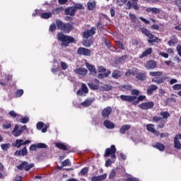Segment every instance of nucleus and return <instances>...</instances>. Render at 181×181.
Instances as JSON below:
<instances>
[{
    "label": "nucleus",
    "mask_w": 181,
    "mask_h": 181,
    "mask_svg": "<svg viewBox=\"0 0 181 181\" xmlns=\"http://www.w3.org/2000/svg\"><path fill=\"white\" fill-rule=\"evenodd\" d=\"M120 100L122 101H124L125 103H132V105H138L141 101H144L146 98V95H139L136 96H131L129 95H121L119 96Z\"/></svg>",
    "instance_id": "f257e3e1"
},
{
    "label": "nucleus",
    "mask_w": 181,
    "mask_h": 181,
    "mask_svg": "<svg viewBox=\"0 0 181 181\" xmlns=\"http://www.w3.org/2000/svg\"><path fill=\"white\" fill-rule=\"evenodd\" d=\"M57 40L59 42H62L61 43V46H64V47H69L70 43H76V40L74 37L69 35H66L63 34V33H58L57 35Z\"/></svg>",
    "instance_id": "f03ea898"
},
{
    "label": "nucleus",
    "mask_w": 181,
    "mask_h": 181,
    "mask_svg": "<svg viewBox=\"0 0 181 181\" xmlns=\"http://www.w3.org/2000/svg\"><path fill=\"white\" fill-rule=\"evenodd\" d=\"M163 72L162 71H150L149 76L151 77H155L151 79V83H155L156 84H163L166 80H168V76H162Z\"/></svg>",
    "instance_id": "7ed1b4c3"
},
{
    "label": "nucleus",
    "mask_w": 181,
    "mask_h": 181,
    "mask_svg": "<svg viewBox=\"0 0 181 181\" xmlns=\"http://www.w3.org/2000/svg\"><path fill=\"white\" fill-rule=\"evenodd\" d=\"M138 1L139 0H120L117 1V5L119 6H122V5L126 4V9L129 10L131 8H133L134 11H139L140 7L138 5Z\"/></svg>",
    "instance_id": "20e7f679"
},
{
    "label": "nucleus",
    "mask_w": 181,
    "mask_h": 181,
    "mask_svg": "<svg viewBox=\"0 0 181 181\" xmlns=\"http://www.w3.org/2000/svg\"><path fill=\"white\" fill-rule=\"evenodd\" d=\"M56 25L58 30H62L64 33H70L73 30V24L70 23H64L63 21L57 19L56 20Z\"/></svg>",
    "instance_id": "39448f33"
},
{
    "label": "nucleus",
    "mask_w": 181,
    "mask_h": 181,
    "mask_svg": "<svg viewBox=\"0 0 181 181\" xmlns=\"http://www.w3.org/2000/svg\"><path fill=\"white\" fill-rule=\"evenodd\" d=\"M141 30L143 35H145V36L148 37V43H149V45L152 43H159V41L160 40V39H159V37H155V35L151 33V31H149V30H148L146 28H141Z\"/></svg>",
    "instance_id": "423d86ee"
},
{
    "label": "nucleus",
    "mask_w": 181,
    "mask_h": 181,
    "mask_svg": "<svg viewBox=\"0 0 181 181\" xmlns=\"http://www.w3.org/2000/svg\"><path fill=\"white\" fill-rule=\"evenodd\" d=\"M35 167L34 163L29 164L26 161H23L22 163H21L19 165H17V169L18 170H25V172H29L32 168Z\"/></svg>",
    "instance_id": "0eeeda50"
},
{
    "label": "nucleus",
    "mask_w": 181,
    "mask_h": 181,
    "mask_svg": "<svg viewBox=\"0 0 181 181\" xmlns=\"http://www.w3.org/2000/svg\"><path fill=\"white\" fill-rule=\"evenodd\" d=\"M77 54L79 56H91V50L88 48L80 47L76 51Z\"/></svg>",
    "instance_id": "6e6552de"
},
{
    "label": "nucleus",
    "mask_w": 181,
    "mask_h": 181,
    "mask_svg": "<svg viewBox=\"0 0 181 181\" xmlns=\"http://www.w3.org/2000/svg\"><path fill=\"white\" fill-rule=\"evenodd\" d=\"M95 30H97V29H95L94 27H92L90 30H88L83 32V37L84 39H88V37H93L94 35H95Z\"/></svg>",
    "instance_id": "1a4fd4ad"
},
{
    "label": "nucleus",
    "mask_w": 181,
    "mask_h": 181,
    "mask_svg": "<svg viewBox=\"0 0 181 181\" xmlns=\"http://www.w3.org/2000/svg\"><path fill=\"white\" fill-rule=\"evenodd\" d=\"M112 112V107L107 106L102 110V117L103 118H110V115Z\"/></svg>",
    "instance_id": "9d476101"
},
{
    "label": "nucleus",
    "mask_w": 181,
    "mask_h": 181,
    "mask_svg": "<svg viewBox=\"0 0 181 181\" xmlns=\"http://www.w3.org/2000/svg\"><path fill=\"white\" fill-rule=\"evenodd\" d=\"M117 153V148L115 145H112L110 148H107L105 149L104 156L105 158H108L110 155L115 154Z\"/></svg>",
    "instance_id": "9b49d317"
},
{
    "label": "nucleus",
    "mask_w": 181,
    "mask_h": 181,
    "mask_svg": "<svg viewBox=\"0 0 181 181\" xmlns=\"http://www.w3.org/2000/svg\"><path fill=\"white\" fill-rule=\"evenodd\" d=\"M154 105L155 103H153V102H146L140 104L139 107L141 108V110H151L153 108Z\"/></svg>",
    "instance_id": "f8f14e48"
},
{
    "label": "nucleus",
    "mask_w": 181,
    "mask_h": 181,
    "mask_svg": "<svg viewBox=\"0 0 181 181\" xmlns=\"http://www.w3.org/2000/svg\"><path fill=\"white\" fill-rule=\"evenodd\" d=\"M102 42H104L105 45L106 47H107V49H110L111 52H117V48L115 47L112 46L111 42L108 41L107 37H101Z\"/></svg>",
    "instance_id": "ddd939ff"
},
{
    "label": "nucleus",
    "mask_w": 181,
    "mask_h": 181,
    "mask_svg": "<svg viewBox=\"0 0 181 181\" xmlns=\"http://www.w3.org/2000/svg\"><path fill=\"white\" fill-rule=\"evenodd\" d=\"M158 64L155 61H148L145 64L144 67L147 69V70H153V69H156Z\"/></svg>",
    "instance_id": "4468645a"
},
{
    "label": "nucleus",
    "mask_w": 181,
    "mask_h": 181,
    "mask_svg": "<svg viewBox=\"0 0 181 181\" xmlns=\"http://www.w3.org/2000/svg\"><path fill=\"white\" fill-rule=\"evenodd\" d=\"M153 122H160L158 128H163L165 127V121H163V119L160 117L154 116L153 117Z\"/></svg>",
    "instance_id": "2eb2a0df"
},
{
    "label": "nucleus",
    "mask_w": 181,
    "mask_h": 181,
    "mask_svg": "<svg viewBox=\"0 0 181 181\" xmlns=\"http://www.w3.org/2000/svg\"><path fill=\"white\" fill-rule=\"evenodd\" d=\"M146 12H147V13H151V12H152V13L158 15L162 12V9L156 7H148L146 8Z\"/></svg>",
    "instance_id": "dca6fc26"
},
{
    "label": "nucleus",
    "mask_w": 181,
    "mask_h": 181,
    "mask_svg": "<svg viewBox=\"0 0 181 181\" xmlns=\"http://www.w3.org/2000/svg\"><path fill=\"white\" fill-rule=\"evenodd\" d=\"M55 146L60 151H70V146H66L64 143H55Z\"/></svg>",
    "instance_id": "f3484780"
},
{
    "label": "nucleus",
    "mask_w": 181,
    "mask_h": 181,
    "mask_svg": "<svg viewBox=\"0 0 181 181\" xmlns=\"http://www.w3.org/2000/svg\"><path fill=\"white\" fill-rule=\"evenodd\" d=\"M103 125L107 129H114L115 128V124L109 119H106L103 122Z\"/></svg>",
    "instance_id": "a211bd4d"
},
{
    "label": "nucleus",
    "mask_w": 181,
    "mask_h": 181,
    "mask_svg": "<svg viewBox=\"0 0 181 181\" xmlns=\"http://www.w3.org/2000/svg\"><path fill=\"white\" fill-rule=\"evenodd\" d=\"M74 73L80 76H86L88 73V71L86 68H78L74 70Z\"/></svg>",
    "instance_id": "6ab92c4d"
},
{
    "label": "nucleus",
    "mask_w": 181,
    "mask_h": 181,
    "mask_svg": "<svg viewBox=\"0 0 181 181\" xmlns=\"http://www.w3.org/2000/svg\"><path fill=\"white\" fill-rule=\"evenodd\" d=\"M76 8L74 7L70 6L65 9V15H70V16H74L76 13Z\"/></svg>",
    "instance_id": "aec40b11"
},
{
    "label": "nucleus",
    "mask_w": 181,
    "mask_h": 181,
    "mask_svg": "<svg viewBox=\"0 0 181 181\" xmlns=\"http://www.w3.org/2000/svg\"><path fill=\"white\" fill-rule=\"evenodd\" d=\"M136 78L140 80V81H145L146 80V72H137Z\"/></svg>",
    "instance_id": "412c9836"
},
{
    "label": "nucleus",
    "mask_w": 181,
    "mask_h": 181,
    "mask_svg": "<svg viewBox=\"0 0 181 181\" xmlns=\"http://www.w3.org/2000/svg\"><path fill=\"white\" fill-rule=\"evenodd\" d=\"M107 179V174H103L98 176H94L91 177V181H103Z\"/></svg>",
    "instance_id": "4be33fe9"
},
{
    "label": "nucleus",
    "mask_w": 181,
    "mask_h": 181,
    "mask_svg": "<svg viewBox=\"0 0 181 181\" xmlns=\"http://www.w3.org/2000/svg\"><path fill=\"white\" fill-rule=\"evenodd\" d=\"M86 67L93 76H95V74H97V69H95V66L86 63Z\"/></svg>",
    "instance_id": "5701e85b"
},
{
    "label": "nucleus",
    "mask_w": 181,
    "mask_h": 181,
    "mask_svg": "<svg viewBox=\"0 0 181 181\" xmlns=\"http://www.w3.org/2000/svg\"><path fill=\"white\" fill-rule=\"evenodd\" d=\"M112 77L118 80V78L122 77V72L119 70H114L112 74Z\"/></svg>",
    "instance_id": "b1692460"
},
{
    "label": "nucleus",
    "mask_w": 181,
    "mask_h": 181,
    "mask_svg": "<svg viewBox=\"0 0 181 181\" xmlns=\"http://www.w3.org/2000/svg\"><path fill=\"white\" fill-rule=\"evenodd\" d=\"M152 48L150 47L146 49L141 54L139 55V59H144V57H146V56H149V54H152Z\"/></svg>",
    "instance_id": "393cba45"
},
{
    "label": "nucleus",
    "mask_w": 181,
    "mask_h": 181,
    "mask_svg": "<svg viewBox=\"0 0 181 181\" xmlns=\"http://www.w3.org/2000/svg\"><path fill=\"white\" fill-rule=\"evenodd\" d=\"M156 90H158V86L155 84H152L147 89V94L151 95V94H153V91H156Z\"/></svg>",
    "instance_id": "a878e982"
},
{
    "label": "nucleus",
    "mask_w": 181,
    "mask_h": 181,
    "mask_svg": "<svg viewBox=\"0 0 181 181\" xmlns=\"http://www.w3.org/2000/svg\"><path fill=\"white\" fill-rule=\"evenodd\" d=\"M131 129V124H124L120 129L119 132L122 135L127 132V131H129Z\"/></svg>",
    "instance_id": "bb28decb"
},
{
    "label": "nucleus",
    "mask_w": 181,
    "mask_h": 181,
    "mask_svg": "<svg viewBox=\"0 0 181 181\" xmlns=\"http://www.w3.org/2000/svg\"><path fill=\"white\" fill-rule=\"evenodd\" d=\"M137 73H138V69H129L125 73V76H126V77H129V76H136Z\"/></svg>",
    "instance_id": "cd10ccee"
},
{
    "label": "nucleus",
    "mask_w": 181,
    "mask_h": 181,
    "mask_svg": "<svg viewBox=\"0 0 181 181\" xmlns=\"http://www.w3.org/2000/svg\"><path fill=\"white\" fill-rule=\"evenodd\" d=\"M95 101V99H86L85 101L81 103V105H83V107H90V105L92 104V103H94Z\"/></svg>",
    "instance_id": "c85d7f7f"
},
{
    "label": "nucleus",
    "mask_w": 181,
    "mask_h": 181,
    "mask_svg": "<svg viewBox=\"0 0 181 181\" xmlns=\"http://www.w3.org/2000/svg\"><path fill=\"white\" fill-rule=\"evenodd\" d=\"M18 129H19V126L18 124H16L12 132V134L14 136H21V135L22 134V133H21V132Z\"/></svg>",
    "instance_id": "c756f323"
},
{
    "label": "nucleus",
    "mask_w": 181,
    "mask_h": 181,
    "mask_svg": "<svg viewBox=\"0 0 181 181\" xmlns=\"http://www.w3.org/2000/svg\"><path fill=\"white\" fill-rule=\"evenodd\" d=\"M177 42V38L176 37L175 35H173L170 37V40L168 41V45H169L170 46H175Z\"/></svg>",
    "instance_id": "7c9ffc66"
},
{
    "label": "nucleus",
    "mask_w": 181,
    "mask_h": 181,
    "mask_svg": "<svg viewBox=\"0 0 181 181\" xmlns=\"http://www.w3.org/2000/svg\"><path fill=\"white\" fill-rule=\"evenodd\" d=\"M153 147L156 148V149H158V151H160L161 152L165 151V145L159 142H157L156 145L153 146Z\"/></svg>",
    "instance_id": "2f4dec72"
},
{
    "label": "nucleus",
    "mask_w": 181,
    "mask_h": 181,
    "mask_svg": "<svg viewBox=\"0 0 181 181\" xmlns=\"http://www.w3.org/2000/svg\"><path fill=\"white\" fill-rule=\"evenodd\" d=\"M22 145H23V139H16V142L13 144L14 148H20Z\"/></svg>",
    "instance_id": "473e14b6"
},
{
    "label": "nucleus",
    "mask_w": 181,
    "mask_h": 181,
    "mask_svg": "<svg viewBox=\"0 0 181 181\" xmlns=\"http://www.w3.org/2000/svg\"><path fill=\"white\" fill-rule=\"evenodd\" d=\"M63 7H57L54 9H52L51 13L52 15H59L60 13V12H62V11H63Z\"/></svg>",
    "instance_id": "72a5a7b5"
},
{
    "label": "nucleus",
    "mask_w": 181,
    "mask_h": 181,
    "mask_svg": "<svg viewBox=\"0 0 181 181\" xmlns=\"http://www.w3.org/2000/svg\"><path fill=\"white\" fill-rule=\"evenodd\" d=\"M174 147L175 149H181L180 141L177 140V137L174 138Z\"/></svg>",
    "instance_id": "f704fd0d"
},
{
    "label": "nucleus",
    "mask_w": 181,
    "mask_h": 181,
    "mask_svg": "<svg viewBox=\"0 0 181 181\" xmlns=\"http://www.w3.org/2000/svg\"><path fill=\"white\" fill-rule=\"evenodd\" d=\"M82 45L85 47H90L93 45V41L91 40H84L82 41Z\"/></svg>",
    "instance_id": "c9c22d12"
},
{
    "label": "nucleus",
    "mask_w": 181,
    "mask_h": 181,
    "mask_svg": "<svg viewBox=\"0 0 181 181\" xmlns=\"http://www.w3.org/2000/svg\"><path fill=\"white\" fill-rule=\"evenodd\" d=\"M128 58V55H122V57H119L117 60L116 61V63L117 64H119L121 63H124L125 60Z\"/></svg>",
    "instance_id": "e433bc0d"
},
{
    "label": "nucleus",
    "mask_w": 181,
    "mask_h": 181,
    "mask_svg": "<svg viewBox=\"0 0 181 181\" xmlns=\"http://www.w3.org/2000/svg\"><path fill=\"white\" fill-rule=\"evenodd\" d=\"M52 12L42 13L40 14V17L42 19H49V18H52Z\"/></svg>",
    "instance_id": "4c0bfd02"
},
{
    "label": "nucleus",
    "mask_w": 181,
    "mask_h": 181,
    "mask_svg": "<svg viewBox=\"0 0 181 181\" xmlns=\"http://www.w3.org/2000/svg\"><path fill=\"white\" fill-rule=\"evenodd\" d=\"M96 3L95 1H89L88 3V9L89 11H94V8H95Z\"/></svg>",
    "instance_id": "58836bf2"
},
{
    "label": "nucleus",
    "mask_w": 181,
    "mask_h": 181,
    "mask_svg": "<svg viewBox=\"0 0 181 181\" xmlns=\"http://www.w3.org/2000/svg\"><path fill=\"white\" fill-rule=\"evenodd\" d=\"M131 91V97H138V95H139V94L141 93V92H139V90L138 89H132L130 90Z\"/></svg>",
    "instance_id": "ea45409f"
},
{
    "label": "nucleus",
    "mask_w": 181,
    "mask_h": 181,
    "mask_svg": "<svg viewBox=\"0 0 181 181\" xmlns=\"http://www.w3.org/2000/svg\"><path fill=\"white\" fill-rule=\"evenodd\" d=\"M146 129L147 131H149V132H155V126L152 124H147Z\"/></svg>",
    "instance_id": "a19ab883"
},
{
    "label": "nucleus",
    "mask_w": 181,
    "mask_h": 181,
    "mask_svg": "<svg viewBox=\"0 0 181 181\" xmlns=\"http://www.w3.org/2000/svg\"><path fill=\"white\" fill-rule=\"evenodd\" d=\"M129 16L133 23H136V22H138V18H136L135 14L129 13Z\"/></svg>",
    "instance_id": "79ce46f5"
},
{
    "label": "nucleus",
    "mask_w": 181,
    "mask_h": 181,
    "mask_svg": "<svg viewBox=\"0 0 181 181\" xmlns=\"http://www.w3.org/2000/svg\"><path fill=\"white\" fill-rule=\"evenodd\" d=\"M88 86L90 90H98L100 88V86L97 84H94L93 83H88Z\"/></svg>",
    "instance_id": "37998d69"
},
{
    "label": "nucleus",
    "mask_w": 181,
    "mask_h": 181,
    "mask_svg": "<svg viewBox=\"0 0 181 181\" xmlns=\"http://www.w3.org/2000/svg\"><path fill=\"white\" fill-rule=\"evenodd\" d=\"M121 88H124V90H127V91H131L133 87L129 84H127V85H122Z\"/></svg>",
    "instance_id": "c03bdc74"
},
{
    "label": "nucleus",
    "mask_w": 181,
    "mask_h": 181,
    "mask_svg": "<svg viewBox=\"0 0 181 181\" xmlns=\"http://www.w3.org/2000/svg\"><path fill=\"white\" fill-rule=\"evenodd\" d=\"M62 167L64 168V166H70L71 165V163L70 162V159L67 158L65 160L62 162Z\"/></svg>",
    "instance_id": "a18cd8bd"
},
{
    "label": "nucleus",
    "mask_w": 181,
    "mask_h": 181,
    "mask_svg": "<svg viewBox=\"0 0 181 181\" xmlns=\"http://www.w3.org/2000/svg\"><path fill=\"white\" fill-rule=\"evenodd\" d=\"M103 91H110V90H112V86H110L108 84H105L102 87Z\"/></svg>",
    "instance_id": "49530a36"
},
{
    "label": "nucleus",
    "mask_w": 181,
    "mask_h": 181,
    "mask_svg": "<svg viewBox=\"0 0 181 181\" xmlns=\"http://www.w3.org/2000/svg\"><path fill=\"white\" fill-rule=\"evenodd\" d=\"M160 115H161V117H163L165 119H168V118L170 117V114L169 113V112H161L160 113Z\"/></svg>",
    "instance_id": "de8ad7c7"
},
{
    "label": "nucleus",
    "mask_w": 181,
    "mask_h": 181,
    "mask_svg": "<svg viewBox=\"0 0 181 181\" xmlns=\"http://www.w3.org/2000/svg\"><path fill=\"white\" fill-rule=\"evenodd\" d=\"M115 176H117V171L115 170H112L109 175V179H115Z\"/></svg>",
    "instance_id": "09e8293b"
},
{
    "label": "nucleus",
    "mask_w": 181,
    "mask_h": 181,
    "mask_svg": "<svg viewBox=\"0 0 181 181\" xmlns=\"http://www.w3.org/2000/svg\"><path fill=\"white\" fill-rule=\"evenodd\" d=\"M87 173H88V167L83 168L80 172V174L81 176H86V175H87Z\"/></svg>",
    "instance_id": "8fccbe9b"
},
{
    "label": "nucleus",
    "mask_w": 181,
    "mask_h": 181,
    "mask_svg": "<svg viewBox=\"0 0 181 181\" xmlns=\"http://www.w3.org/2000/svg\"><path fill=\"white\" fill-rule=\"evenodd\" d=\"M37 148L39 149H46L47 148V145L44 143H39L37 144Z\"/></svg>",
    "instance_id": "3c124183"
},
{
    "label": "nucleus",
    "mask_w": 181,
    "mask_h": 181,
    "mask_svg": "<svg viewBox=\"0 0 181 181\" xmlns=\"http://www.w3.org/2000/svg\"><path fill=\"white\" fill-rule=\"evenodd\" d=\"M22 95H23V89L18 90L16 93V98H19V97H22Z\"/></svg>",
    "instance_id": "603ef678"
},
{
    "label": "nucleus",
    "mask_w": 181,
    "mask_h": 181,
    "mask_svg": "<svg viewBox=\"0 0 181 181\" xmlns=\"http://www.w3.org/2000/svg\"><path fill=\"white\" fill-rule=\"evenodd\" d=\"M116 44L118 46L119 49H121V50H125V47L124 46V43H122L121 41H117Z\"/></svg>",
    "instance_id": "864d4df0"
},
{
    "label": "nucleus",
    "mask_w": 181,
    "mask_h": 181,
    "mask_svg": "<svg viewBox=\"0 0 181 181\" xmlns=\"http://www.w3.org/2000/svg\"><path fill=\"white\" fill-rule=\"evenodd\" d=\"M20 122H21V124H28V122H29V117H21L20 119Z\"/></svg>",
    "instance_id": "5fc2aeb1"
},
{
    "label": "nucleus",
    "mask_w": 181,
    "mask_h": 181,
    "mask_svg": "<svg viewBox=\"0 0 181 181\" xmlns=\"http://www.w3.org/2000/svg\"><path fill=\"white\" fill-rule=\"evenodd\" d=\"M81 90L87 94L88 93V88H87V86L85 83H83L81 86Z\"/></svg>",
    "instance_id": "6e6d98bb"
},
{
    "label": "nucleus",
    "mask_w": 181,
    "mask_h": 181,
    "mask_svg": "<svg viewBox=\"0 0 181 181\" xmlns=\"http://www.w3.org/2000/svg\"><path fill=\"white\" fill-rule=\"evenodd\" d=\"M21 151V156H26L28 155V148H26V146H24Z\"/></svg>",
    "instance_id": "4d7b16f0"
},
{
    "label": "nucleus",
    "mask_w": 181,
    "mask_h": 181,
    "mask_svg": "<svg viewBox=\"0 0 181 181\" xmlns=\"http://www.w3.org/2000/svg\"><path fill=\"white\" fill-rule=\"evenodd\" d=\"M43 127H45V123H43V122H39L37 123V129H38V131H40Z\"/></svg>",
    "instance_id": "13d9d810"
},
{
    "label": "nucleus",
    "mask_w": 181,
    "mask_h": 181,
    "mask_svg": "<svg viewBox=\"0 0 181 181\" xmlns=\"http://www.w3.org/2000/svg\"><path fill=\"white\" fill-rule=\"evenodd\" d=\"M11 127H12V124H11V122H6L3 124L4 129H9V128H11Z\"/></svg>",
    "instance_id": "bf43d9fd"
},
{
    "label": "nucleus",
    "mask_w": 181,
    "mask_h": 181,
    "mask_svg": "<svg viewBox=\"0 0 181 181\" xmlns=\"http://www.w3.org/2000/svg\"><path fill=\"white\" fill-rule=\"evenodd\" d=\"M173 88L175 91H179V90H181V84L177 83L173 86Z\"/></svg>",
    "instance_id": "052dcab7"
},
{
    "label": "nucleus",
    "mask_w": 181,
    "mask_h": 181,
    "mask_svg": "<svg viewBox=\"0 0 181 181\" xmlns=\"http://www.w3.org/2000/svg\"><path fill=\"white\" fill-rule=\"evenodd\" d=\"M61 69H62V70H67V69H69V65H67V64L66 62H61Z\"/></svg>",
    "instance_id": "680f3d73"
},
{
    "label": "nucleus",
    "mask_w": 181,
    "mask_h": 181,
    "mask_svg": "<svg viewBox=\"0 0 181 181\" xmlns=\"http://www.w3.org/2000/svg\"><path fill=\"white\" fill-rule=\"evenodd\" d=\"M1 147L3 151H8V149H9V144H1Z\"/></svg>",
    "instance_id": "e2e57ef3"
},
{
    "label": "nucleus",
    "mask_w": 181,
    "mask_h": 181,
    "mask_svg": "<svg viewBox=\"0 0 181 181\" xmlns=\"http://www.w3.org/2000/svg\"><path fill=\"white\" fill-rule=\"evenodd\" d=\"M96 28L97 29H104V25H103V23H101V21H100L97 23Z\"/></svg>",
    "instance_id": "0e129e2a"
},
{
    "label": "nucleus",
    "mask_w": 181,
    "mask_h": 181,
    "mask_svg": "<svg viewBox=\"0 0 181 181\" xmlns=\"http://www.w3.org/2000/svg\"><path fill=\"white\" fill-rule=\"evenodd\" d=\"M55 30H56V24L54 23L51 24L49 27V32H54Z\"/></svg>",
    "instance_id": "69168bd1"
},
{
    "label": "nucleus",
    "mask_w": 181,
    "mask_h": 181,
    "mask_svg": "<svg viewBox=\"0 0 181 181\" xmlns=\"http://www.w3.org/2000/svg\"><path fill=\"white\" fill-rule=\"evenodd\" d=\"M177 54L180 56V57H181V46L180 45L177 46Z\"/></svg>",
    "instance_id": "338daca9"
},
{
    "label": "nucleus",
    "mask_w": 181,
    "mask_h": 181,
    "mask_svg": "<svg viewBox=\"0 0 181 181\" xmlns=\"http://www.w3.org/2000/svg\"><path fill=\"white\" fill-rule=\"evenodd\" d=\"M127 181H139V179L132 177L127 178Z\"/></svg>",
    "instance_id": "774afa93"
}]
</instances>
